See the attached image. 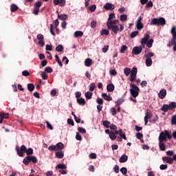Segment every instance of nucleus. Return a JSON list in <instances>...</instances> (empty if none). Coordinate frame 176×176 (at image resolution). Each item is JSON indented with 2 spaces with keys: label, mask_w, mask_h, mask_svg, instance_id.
I'll return each mask as SVG.
<instances>
[{
  "label": "nucleus",
  "mask_w": 176,
  "mask_h": 176,
  "mask_svg": "<svg viewBox=\"0 0 176 176\" xmlns=\"http://www.w3.org/2000/svg\"><path fill=\"white\" fill-rule=\"evenodd\" d=\"M129 159V157L126 155H122L119 160L120 163H126Z\"/></svg>",
  "instance_id": "obj_16"
},
{
  "label": "nucleus",
  "mask_w": 176,
  "mask_h": 176,
  "mask_svg": "<svg viewBox=\"0 0 176 176\" xmlns=\"http://www.w3.org/2000/svg\"><path fill=\"white\" fill-rule=\"evenodd\" d=\"M91 64H93V60L91 58H87V59H85V65L86 67H90Z\"/></svg>",
  "instance_id": "obj_17"
},
{
  "label": "nucleus",
  "mask_w": 176,
  "mask_h": 176,
  "mask_svg": "<svg viewBox=\"0 0 176 176\" xmlns=\"http://www.w3.org/2000/svg\"><path fill=\"white\" fill-rule=\"evenodd\" d=\"M171 124L176 126V115H174V116H172Z\"/></svg>",
  "instance_id": "obj_43"
},
{
  "label": "nucleus",
  "mask_w": 176,
  "mask_h": 176,
  "mask_svg": "<svg viewBox=\"0 0 176 176\" xmlns=\"http://www.w3.org/2000/svg\"><path fill=\"white\" fill-rule=\"evenodd\" d=\"M56 168H60V170H65L67 168V166L64 164H59L56 166Z\"/></svg>",
  "instance_id": "obj_31"
},
{
  "label": "nucleus",
  "mask_w": 176,
  "mask_h": 176,
  "mask_svg": "<svg viewBox=\"0 0 176 176\" xmlns=\"http://www.w3.org/2000/svg\"><path fill=\"white\" fill-rule=\"evenodd\" d=\"M85 96L87 100H91V97L93 96V93L92 92H85Z\"/></svg>",
  "instance_id": "obj_22"
},
{
  "label": "nucleus",
  "mask_w": 176,
  "mask_h": 176,
  "mask_svg": "<svg viewBox=\"0 0 176 176\" xmlns=\"http://www.w3.org/2000/svg\"><path fill=\"white\" fill-rule=\"evenodd\" d=\"M97 27V21L93 20L91 22V28H96Z\"/></svg>",
  "instance_id": "obj_44"
},
{
  "label": "nucleus",
  "mask_w": 176,
  "mask_h": 176,
  "mask_svg": "<svg viewBox=\"0 0 176 176\" xmlns=\"http://www.w3.org/2000/svg\"><path fill=\"white\" fill-rule=\"evenodd\" d=\"M170 32L173 36V38H176V26L173 25L171 28Z\"/></svg>",
  "instance_id": "obj_28"
},
{
  "label": "nucleus",
  "mask_w": 176,
  "mask_h": 176,
  "mask_svg": "<svg viewBox=\"0 0 176 176\" xmlns=\"http://www.w3.org/2000/svg\"><path fill=\"white\" fill-rule=\"evenodd\" d=\"M162 111H163V112H167V111H170L169 104H164L162 107Z\"/></svg>",
  "instance_id": "obj_21"
},
{
  "label": "nucleus",
  "mask_w": 176,
  "mask_h": 176,
  "mask_svg": "<svg viewBox=\"0 0 176 176\" xmlns=\"http://www.w3.org/2000/svg\"><path fill=\"white\" fill-rule=\"evenodd\" d=\"M109 138L112 140V141H115V139L116 138V135L115 134V132L113 131H111L109 133Z\"/></svg>",
  "instance_id": "obj_27"
},
{
  "label": "nucleus",
  "mask_w": 176,
  "mask_h": 176,
  "mask_svg": "<svg viewBox=\"0 0 176 176\" xmlns=\"http://www.w3.org/2000/svg\"><path fill=\"white\" fill-rule=\"evenodd\" d=\"M45 71L47 74H52V72H53V69L48 66L45 68Z\"/></svg>",
  "instance_id": "obj_38"
},
{
  "label": "nucleus",
  "mask_w": 176,
  "mask_h": 176,
  "mask_svg": "<svg viewBox=\"0 0 176 176\" xmlns=\"http://www.w3.org/2000/svg\"><path fill=\"white\" fill-rule=\"evenodd\" d=\"M89 159H97V155L94 153H91L89 155Z\"/></svg>",
  "instance_id": "obj_52"
},
{
  "label": "nucleus",
  "mask_w": 176,
  "mask_h": 176,
  "mask_svg": "<svg viewBox=\"0 0 176 176\" xmlns=\"http://www.w3.org/2000/svg\"><path fill=\"white\" fill-rule=\"evenodd\" d=\"M41 5H42V2L38 1L37 3H36L34 4V8L36 9H39V8H41Z\"/></svg>",
  "instance_id": "obj_55"
},
{
  "label": "nucleus",
  "mask_w": 176,
  "mask_h": 176,
  "mask_svg": "<svg viewBox=\"0 0 176 176\" xmlns=\"http://www.w3.org/2000/svg\"><path fill=\"white\" fill-rule=\"evenodd\" d=\"M22 75H23V76H29L30 72L28 71H27V70H24L22 72Z\"/></svg>",
  "instance_id": "obj_63"
},
{
  "label": "nucleus",
  "mask_w": 176,
  "mask_h": 176,
  "mask_svg": "<svg viewBox=\"0 0 176 176\" xmlns=\"http://www.w3.org/2000/svg\"><path fill=\"white\" fill-rule=\"evenodd\" d=\"M167 138L168 140H171L172 136L171 133L168 132V131L165 130L160 133V136L158 137V141H167Z\"/></svg>",
  "instance_id": "obj_4"
},
{
  "label": "nucleus",
  "mask_w": 176,
  "mask_h": 176,
  "mask_svg": "<svg viewBox=\"0 0 176 176\" xmlns=\"http://www.w3.org/2000/svg\"><path fill=\"white\" fill-rule=\"evenodd\" d=\"M142 52V46H139V47H134L132 50V53L133 54H140Z\"/></svg>",
  "instance_id": "obj_10"
},
{
  "label": "nucleus",
  "mask_w": 176,
  "mask_h": 176,
  "mask_svg": "<svg viewBox=\"0 0 176 176\" xmlns=\"http://www.w3.org/2000/svg\"><path fill=\"white\" fill-rule=\"evenodd\" d=\"M123 103V100L122 99H118L117 101H116V106L119 107L121 104Z\"/></svg>",
  "instance_id": "obj_51"
},
{
  "label": "nucleus",
  "mask_w": 176,
  "mask_h": 176,
  "mask_svg": "<svg viewBox=\"0 0 176 176\" xmlns=\"http://www.w3.org/2000/svg\"><path fill=\"white\" fill-rule=\"evenodd\" d=\"M54 5L57 6V5H60V6H65V0H54Z\"/></svg>",
  "instance_id": "obj_12"
},
{
  "label": "nucleus",
  "mask_w": 176,
  "mask_h": 176,
  "mask_svg": "<svg viewBox=\"0 0 176 176\" xmlns=\"http://www.w3.org/2000/svg\"><path fill=\"white\" fill-rule=\"evenodd\" d=\"M151 25H165L166 19L164 18H154L151 19Z\"/></svg>",
  "instance_id": "obj_5"
},
{
  "label": "nucleus",
  "mask_w": 176,
  "mask_h": 176,
  "mask_svg": "<svg viewBox=\"0 0 176 176\" xmlns=\"http://www.w3.org/2000/svg\"><path fill=\"white\" fill-rule=\"evenodd\" d=\"M63 50H64V48L63 47V45H59L56 47V52H63Z\"/></svg>",
  "instance_id": "obj_49"
},
{
  "label": "nucleus",
  "mask_w": 176,
  "mask_h": 176,
  "mask_svg": "<svg viewBox=\"0 0 176 176\" xmlns=\"http://www.w3.org/2000/svg\"><path fill=\"white\" fill-rule=\"evenodd\" d=\"M158 145L160 146V151H166V144L164 143V141L158 140Z\"/></svg>",
  "instance_id": "obj_14"
},
{
  "label": "nucleus",
  "mask_w": 176,
  "mask_h": 176,
  "mask_svg": "<svg viewBox=\"0 0 176 176\" xmlns=\"http://www.w3.org/2000/svg\"><path fill=\"white\" fill-rule=\"evenodd\" d=\"M77 102L79 104V105H85L86 104V101L83 99V98H80L77 99Z\"/></svg>",
  "instance_id": "obj_26"
},
{
  "label": "nucleus",
  "mask_w": 176,
  "mask_h": 176,
  "mask_svg": "<svg viewBox=\"0 0 176 176\" xmlns=\"http://www.w3.org/2000/svg\"><path fill=\"white\" fill-rule=\"evenodd\" d=\"M78 131L80 132V133H82V134H85L86 133V129H85V128H82L80 126H79L78 128Z\"/></svg>",
  "instance_id": "obj_53"
},
{
  "label": "nucleus",
  "mask_w": 176,
  "mask_h": 176,
  "mask_svg": "<svg viewBox=\"0 0 176 176\" xmlns=\"http://www.w3.org/2000/svg\"><path fill=\"white\" fill-rule=\"evenodd\" d=\"M89 9L90 12H94L96 10V9H97V6L95 4H94L91 6H89Z\"/></svg>",
  "instance_id": "obj_45"
},
{
  "label": "nucleus",
  "mask_w": 176,
  "mask_h": 176,
  "mask_svg": "<svg viewBox=\"0 0 176 176\" xmlns=\"http://www.w3.org/2000/svg\"><path fill=\"white\" fill-rule=\"evenodd\" d=\"M110 112L113 116H115V115H116V109H115V107L111 108Z\"/></svg>",
  "instance_id": "obj_47"
},
{
  "label": "nucleus",
  "mask_w": 176,
  "mask_h": 176,
  "mask_svg": "<svg viewBox=\"0 0 176 176\" xmlns=\"http://www.w3.org/2000/svg\"><path fill=\"white\" fill-rule=\"evenodd\" d=\"M120 172L122 173V174H123L124 175H126L127 174V168L126 167H122L120 169Z\"/></svg>",
  "instance_id": "obj_41"
},
{
  "label": "nucleus",
  "mask_w": 176,
  "mask_h": 176,
  "mask_svg": "<svg viewBox=\"0 0 176 176\" xmlns=\"http://www.w3.org/2000/svg\"><path fill=\"white\" fill-rule=\"evenodd\" d=\"M116 16L114 13H111L109 15V18L107 21H113V20H112L113 19H115Z\"/></svg>",
  "instance_id": "obj_35"
},
{
  "label": "nucleus",
  "mask_w": 176,
  "mask_h": 176,
  "mask_svg": "<svg viewBox=\"0 0 176 176\" xmlns=\"http://www.w3.org/2000/svg\"><path fill=\"white\" fill-rule=\"evenodd\" d=\"M34 89H35V86H34V84L28 85V89L29 90V91H34Z\"/></svg>",
  "instance_id": "obj_34"
},
{
  "label": "nucleus",
  "mask_w": 176,
  "mask_h": 176,
  "mask_svg": "<svg viewBox=\"0 0 176 176\" xmlns=\"http://www.w3.org/2000/svg\"><path fill=\"white\" fill-rule=\"evenodd\" d=\"M174 108H176V102H172L169 104V109L171 111V110L174 109Z\"/></svg>",
  "instance_id": "obj_36"
},
{
  "label": "nucleus",
  "mask_w": 176,
  "mask_h": 176,
  "mask_svg": "<svg viewBox=\"0 0 176 176\" xmlns=\"http://www.w3.org/2000/svg\"><path fill=\"white\" fill-rule=\"evenodd\" d=\"M94 89H96V84L91 83L89 85V91H94Z\"/></svg>",
  "instance_id": "obj_48"
},
{
  "label": "nucleus",
  "mask_w": 176,
  "mask_h": 176,
  "mask_svg": "<svg viewBox=\"0 0 176 176\" xmlns=\"http://www.w3.org/2000/svg\"><path fill=\"white\" fill-rule=\"evenodd\" d=\"M37 39L38 41H43V39H44L43 34H38Z\"/></svg>",
  "instance_id": "obj_62"
},
{
  "label": "nucleus",
  "mask_w": 176,
  "mask_h": 176,
  "mask_svg": "<svg viewBox=\"0 0 176 176\" xmlns=\"http://www.w3.org/2000/svg\"><path fill=\"white\" fill-rule=\"evenodd\" d=\"M28 155H32L34 153V150L32 148H29L28 149H26V153Z\"/></svg>",
  "instance_id": "obj_39"
},
{
  "label": "nucleus",
  "mask_w": 176,
  "mask_h": 176,
  "mask_svg": "<svg viewBox=\"0 0 176 176\" xmlns=\"http://www.w3.org/2000/svg\"><path fill=\"white\" fill-rule=\"evenodd\" d=\"M160 170H167V164H162L160 166Z\"/></svg>",
  "instance_id": "obj_64"
},
{
  "label": "nucleus",
  "mask_w": 176,
  "mask_h": 176,
  "mask_svg": "<svg viewBox=\"0 0 176 176\" xmlns=\"http://www.w3.org/2000/svg\"><path fill=\"white\" fill-rule=\"evenodd\" d=\"M102 97L106 101H112V98L111 96L107 95V94H102Z\"/></svg>",
  "instance_id": "obj_18"
},
{
  "label": "nucleus",
  "mask_w": 176,
  "mask_h": 176,
  "mask_svg": "<svg viewBox=\"0 0 176 176\" xmlns=\"http://www.w3.org/2000/svg\"><path fill=\"white\" fill-rule=\"evenodd\" d=\"M155 54L153 52H148L146 55H144L145 58H151V57H153Z\"/></svg>",
  "instance_id": "obj_37"
},
{
  "label": "nucleus",
  "mask_w": 176,
  "mask_h": 176,
  "mask_svg": "<svg viewBox=\"0 0 176 176\" xmlns=\"http://www.w3.org/2000/svg\"><path fill=\"white\" fill-rule=\"evenodd\" d=\"M118 24H119V20L116 19L111 21H107V27L108 30H111L114 34H118V32L119 31Z\"/></svg>",
  "instance_id": "obj_2"
},
{
  "label": "nucleus",
  "mask_w": 176,
  "mask_h": 176,
  "mask_svg": "<svg viewBox=\"0 0 176 176\" xmlns=\"http://www.w3.org/2000/svg\"><path fill=\"white\" fill-rule=\"evenodd\" d=\"M152 58H146V67H151L152 65Z\"/></svg>",
  "instance_id": "obj_29"
},
{
  "label": "nucleus",
  "mask_w": 176,
  "mask_h": 176,
  "mask_svg": "<svg viewBox=\"0 0 176 176\" xmlns=\"http://www.w3.org/2000/svg\"><path fill=\"white\" fill-rule=\"evenodd\" d=\"M101 35H109V30L107 29H102L100 32Z\"/></svg>",
  "instance_id": "obj_33"
},
{
  "label": "nucleus",
  "mask_w": 176,
  "mask_h": 176,
  "mask_svg": "<svg viewBox=\"0 0 176 176\" xmlns=\"http://www.w3.org/2000/svg\"><path fill=\"white\" fill-rule=\"evenodd\" d=\"M176 41V38L175 37H173L169 42L168 46H171L172 45H175V43H176L175 42Z\"/></svg>",
  "instance_id": "obj_42"
},
{
  "label": "nucleus",
  "mask_w": 176,
  "mask_h": 176,
  "mask_svg": "<svg viewBox=\"0 0 176 176\" xmlns=\"http://www.w3.org/2000/svg\"><path fill=\"white\" fill-rule=\"evenodd\" d=\"M137 72H138L137 67H133L132 70L129 67H125L124 69V75H126V76H129V75L131 74V76H130L131 82H134V80L137 79Z\"/></svg>",
  "instance_id": "obj_1"
},
{
  "label": "nucleus",
  "mask_w": 176,
  "mask_h": 176,
  "mask_svg": "<svg viewBox=\"0 0 176 176\" xmlns=\"http://www.w3.org/2000/svg\"><path fill=\"white\" fill-rule=\"evenodd\" d=\"M158 96L161 100H163V98L167 96V91H166V89H162L158 94Z\"/></svg>",
  "instance_id": "obj_13"
},
{
  "label": "nucleus",
  "mask_w": 176,
  "mask_h": 176,
  "mask_svg": "<svg viewBox=\"0 0 176 176\" xmlns=\"http://www.w3.org/2000/svg\"><path fill=\"white\" fill-rule=\"evenodd\" d=\"M151 36L148 34H144V38L141 39V45L143 47H145V45H147V47H152V45L153 43V39L151 38ZM149 39V40H148Z\"/></svg>",
  "instance_id": "obj_3"
},
{
  "label": "nucleus",
  "mask_w": 176,
  "mask_h": 176,
  "mask_svg": "<svg viewBox=\"0 0 176 176\" xmlns=\"http://www.w3.org/2000/svg\"><path fill=\"white\" fill-rule=\"evenodd\" d=\"M110 75H112L113 76H116V75H118V72H116V69H111L110 71Z\"/></svg>",
  "instance_id": "obj_61"
},
{
  "label": "nucleus",
  "mask_w": 176,
  "mask_h": 176,
  "mask_svg": "<svg viewBox=\"0 0 176 176\" xmlns=\"http://www.w3.org/2000/svg\"><path fill=\"white\" fill-rule=\"evenodd\" d=\"M138 35V31H135L131 33V38H135Z\"/></svg>",
  "instance_id": "obj_58"
},
{
  "label": "nucleus",
  "mask_w": 176,
  "mask_h": 176,
  "mask_svg": "<svg viewBox=\"0 0 176 176\" xmlns=\"http://www.w3.org/2000/svg\"><path fill=\"white\" fill-rule=\"evenodd\" d=\"M82 35H83V32L82 31H76L74 34V38L82 37Z\"/></svg>",
  "instance_id": "obj_19"
},
{
  "label": "nucleus",
  "mask_w": 176,
  "mask_h": 176,
  "mask_svg": "<svg viewBox=\"0 0 176 176\" xmlns=\"http://www.w3.org/2000/svg\"><path fill=\"white\" fill-rule=\"evenodd\" d=\"M144 19V17L139 16L138 19L136 21V28L138 30H142L144 28V24H142V20Z\"/></svg>",
  "instance_id": "obj_8"
},
{
  "label": "nucleus",
  "mask_w": 176,
  "mask_h": 176,
  "mask_svg": "<svg viewBox=\"0 0 176 176\" xmlns=\"http://www.w3.org/2000/svg\"><path fill=\"white\" fill-rule=\"evenodd\" d=\"M120 20L121 21H126V20H127V15L126 14L120 15Z\"/></svg>",
  "instance_id": "obj_50"
},
{
  "label": "nucleus",
  "mask_w": 176,
  "mask_h": 176,
  "mask_svg": "<svg viewBox=\"0 0 176 176\" xmlns=\"http://www.w3.org/2000/svg\"><path fill=\"white\" fill-rule=\"evenodd\" d=\"M16 151L19 156H20V157H23V156H24V153H26L27 147H25L24 145H22L20 148H19V147H16Z\"/></svg>",
  "instance_id": "obj_7"
},
{
  "label": "nucleus",
  "mask_w": 176,
  "mask_h": 176,
  "mask_svg": "<svg viewBox=\"0 0 176 176\" xmlns=\"http://www.w3.org/2000/svg\"><path fill=\"white\" fill-rule=\"evenodd\" d=\"M28 159H29L30 160V162H32V163L38 162V160L36 159V157L35 156H33V155L28 156Z\"/></svg>",
  "instance_id": "obj_23"
},
{
  "label": "nucleus",
  "mask_w": 176,
  "mask_h": 176,
  "mask_svg": "<svg viewBox=\"0 0 176 176\" xmlns=\"http://www.w3.org/2000/svg\"><path fill=\"white\" fill-rule=\"evenodd\" d=\"M49 151H57V147L55 145H51L48 147Z\"/></svg>",
  "instance_id": "obj_54"
},
{
  "label": "nucleus",
  "mask_w": 176,
  "mask_h": 176,
  "mask_svg": "<svg viewBox=\"0 0 176 176\" xmlns=\"http://www.w3.org/2000/svg\"><path fill=\"white\" fill-rule=\"evenodd\" d=\"M45 123L47 124V129H50V130H53V126H52L51 123L49 122V121H45Z\"/></svg>",
  "instance_id": "obj_59"
},
{
  "label": "nucleus",
  "mask_w": 176,
  "mask_h": 176,
  "mask_svg": "<svg viewBox=\"0 0 176 176\" xmlns=\"http://www.w3.org/2000/svg\"><path fill=\"white\" fill-rule=\"evenodd\" d=\"M103 8L105 10H113L115 9V5L111 3H107Z\"/></svg>",
  "instance_id": "obj_11"
},
{
  "label": "nucleus",
  "mask_w": 176,
  "mask_h": 176,
  "mask_svg": "<svg viewBox=\"0 0 176 176\" xmlns=\"http://www.w3.org/2000/svg\"><path fill=\"white\" fill-rule=\"evenodd\" d=\"M76 139L78 141H82V135H80V134H79L78 132L76 133Z\"/></svg>",
  "instance_id": "obj_56"
},
{
  "label": "nucleus",
  "mask_w": 176,
  "mask_h": 176,
  "mask_svg": "<svg viewBox=\"0 0 176 176\" xmlns=\"http://www.w3.org/2000/svg\"><path fill=\"white\" fill-rule=\"evenodd\" d=\"M19 9V7L16 4H12L10 6L11 12H16Z\"/></svg>",
  "instance_id": "obj_32"
},
{
  "label": "nucleus",
  "mask_w": 176,
  "mask_h": 176,
  "mask_svg": "<svg viewBox=\"0 0 176 176\" xmlns=\"http://www.w3.org/2000/svg\"><path fill=\"white\" fill-rule=\"evenodd\" d=\"M107 91H113L115 90V86L113 84L108 85L107 87Z\"/></svg>",
  "instance_id": "obj_25"
},
{
  "label": "nucleus",
  "mask_w": 176,
  "mask_h": 176,
  "mask_svg": "<svg viewBox=\"0 0 176 176\" xmlns=\"http://www.w3.org/2000/svg\"><path fill=\"white\" fill-rule=\"evenodd\" d=\"M148 119H152V113L149 109H147L146 111V115L144 116V124L146 126L148 124Z\"/></svg>",
  "instance_id": "obj_9"
},
{
  "label": "nucleus",
  "mask_w": 176,
  "mask_h": 176,
  "mask_svg": "<svg viewBox=\"0 0 176 176\" xmlns=\"http://www.w3.org/2000/svg\"><path fill=\"white\" fill-rule=\"evenodd\" d=\"M30 158H28V157H26L24 160H23V163L24 164H28V163H30Z\"/></svg>",
  "instance_id": "obj_60"
},
{
  "label": "nucleus",
  "mask_w": 176,
  "mask_h": 176,
  "mask_svg": "<svg viewBox=\"0 0 176 176\" xmlns=\"http://www.w3.org/2000/svg\"><path fill=\"white\" fill-rule=\"evenodd\" d=\"M96 102L97 104H99V105H102V104H104V100L100 98H98L96 99Z\"/></svg>",
  "instance_id": "obj_46"
},
{
  "label": "nucleus",
  "mask_w": 176,
  "mask_h": 176,
  "mask_svg": "<svg viewBox=\"0 0 176 176\" xmlns=\"http://www.w3.org/2000/svg\"><path fill=\"white\" fill-rule=\"evenodd\" d=\"M55 155L58 159H63L64 157V153L61 151L56 152Z\"/></svg>",
  "instance_id": "obj_24"
},
{
  "label": "nucleus",
  "mask_w": 176,
  "mask_h": 176,
  "mask_svg": "<svg viewBox=\"0 0 176 176\" xmlns=\"http://www.w3.org/2000/svg\"><path fill=\"white\" fill-rule=\"evenodd\" d=\"M130 93L133 98H137L140 94V88L135 85V84H131Z\"/></svg>",
  "instance_id": "obj_6"
},
{
  "label": "nucleus",
  "mask_w": 176,
  "mask_h": 176,
  "mask_svg": "<svg viewBox=\"0 0 176 176\" xmlns=\"http://www.w3.org/2000/svg\"><path fill=\"white\" fill-rule=\"evenodd\" d=\"M162 160L164 162H166V163H168V164H173V163H174L173 158L170 157H163Z\"/></svg>",
  "instance_id": "obj_15"
},
{
  "label": "nucleus",
  "mask_w": 176,
  "mask_h": 176,
  "mask_svg": "<svg viewBox=\"0 0 176 176\" xmlns=\"http://www.w3.org/2000/svg\"><path fill=\"white\" fill-rule=\"evenodd\" d=\"M110 124H111L110 122L107 121V120L103 121V126H104V127H106L107 129L109 128Z\"/></svg>",
  "instance_id": "obj_40"
},
{
  "label": "nucleus",
  "mask_w": 176,
  "mask_h": 176,
  "mask_svg": "<svg viewBox=\"0 0 176 176\" xmlns=\"http://www.w3.org/2000/svg\"><path fill=\"white\" fill-rule=\"evenodd\" d=\"M58 17L59 19V20H62L63 21H64V20H67V19H68V15L64 14H58Z\"/></svg>",
  "instance_id": "obj_20"
},
{
  "label": "nucleus",
  "mask_w": 176,
  "mask_h": 176,
  "mask_svg": "<svg viewBox=\"0 0 176 176\" xmlns=\"http://www.w3.org/2000/svg\"><path fill=\"white\" fill-rule=\"evenodd\" d=\"M126 49H127V46L122 45L120 49V53H122V54L124 53V52H126Z\"/></svg>",
  "instance_id": "obj_57"
},
{
  "label": "nucleus",
  "mask_w": 176,
  "mask_h": 176,
  "mask_svg": "<svg viewBox=\"0 0 176 176\" xmlns=\"http://www.w3.org/2000/svg\"><path fill=\"white\" fill-rule=\"evenodd\" d=\"M56 146L57 151H61V149L64 148V144H63L62 142H59L56 145Z\"/></svg>",
  "instance_id": "obj_30"
}]
</instances>
